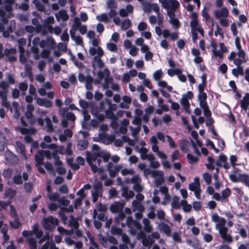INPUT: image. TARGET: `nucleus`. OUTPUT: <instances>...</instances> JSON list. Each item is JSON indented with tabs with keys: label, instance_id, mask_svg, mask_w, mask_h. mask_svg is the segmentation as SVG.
<instances>
[{
	"label": "nucleus",
	"instance_id": "1",
	"mask_svg": "<svg viewBox=\"0 0 249 249\" xmlns=\"http://www.w3.org/2000/svg\"><path fill=\"white\" fill-rule=\"evenodd\" d=\"M14 0H4L0 5V32L2 33L5 37L9 36L10 34L16 29V24L14 20H11L8 25V18L12 17V6Z\"/></svg>",
	"mask_w": 249,
	"mask_h": 249
},
{
	"label": "nucleus",
	"instance_id": "2",
	"mask_svg": "<svg viewBox=\"0 0 249 249\" xmlns=\"http://www.w3.org/2000/svg\"><path fill=\"white\" fill-rule=\"evenodd\" d=\"M109 153L102 150L97 144H93L92 151L86 152V160L93 172L96 173L99 171L98 166L102 162V158L105 162L108 161L110 158Z\"/></svg>",
	"mask_w": 249,
	"mask_h": 249
},
{
	"label": "nucleus",
	"instance_id": "3",
	"mask_svg": "<svg viewBox=\"0 0 249 249\" xmlns=\"http://www.w3.org/2000/svg\"><path fill=\"white\" fill-rule=\"evenodd\" d=\"M126 223L129 228V233L132 235H136L138 239H142V243L145 247L149 248L154 242L150 235L146 236L144 233L142 231V226L140 223L132 219L130 217L126 218Z\"/></svg>",
	"mask_w": 249,
	"mask_h": 249
},
{
	"label": "nucleus",
	"instance_id": "4",
	"mask_svg": "<svg viewBox=\"0 0 249 249\" xmlns=\"http://www.w3.org/2000/svg\"><path fill=\"white\" fill-rule=\"evenodd\" d=\"M163 73L161 69L155 71L153 74V77L154 79L158 81V85L159 87L167 89V90L169 92L172 91L173 89V87L171 86H169L167 85V83L163 80H160V79L163 76Z\"/></svg>",
	"mask_w": 249,
	"mask_h": 249
},
{
	"label": "nucleus",
	"instance_id": "5",
	"mask_svg": "<svg viewBox=\"0 0 249 249\" xmlns=\"http://www.w3.org/2000/svg\"><path fill=\"white\" fill-rule=\"evenodd\" d=\"M159 1L162 4L163 8L167 9V15L170 12L175 13L180 6L177 0H159Z\"/></svg>",
	"mask_w": 249,
	"mask_h": 249
},
{
	"label": "nucleus",
	"instance_id": "6",
	"mask_svg": "<svg viewBox=\"0 0 249 249\" xmlns=\"http://www.w3.org/2000/svg\"><path fill=\"white\" fill-rule=\"evenodd\" d=\"M150 142L152 144L151 149L152 151L156 154V155L161 159L165 160L167 159V156L162 152L159 151L158 146V141L155 136H152L150 138Z\"/></svg>",
	"mask_w": 249,
	"mask_h": 249
},
{
	"label": "nucleus",
	"instance_id": "7",
	"mask_svg": "<svg viewBox=\"0 0 249 249\" xmlns=\"http://www.w3.org/2000/svg\"><path fill=\"white\" fill-rule=\"evenodd\" d=\"M42 224L45 229L53 230L58 224V221L57 218L49 216L42 219Z\"/></svg>",
	"mask_w": 249,
	"mask_h": 249
},
{
	"label": "nucleus",
	"instance_id": "8",
	"mask_svg": "<svg viewBox=\"0 0 249 249\" xmlns=\"http://www.w3.org/2000/svg\"><path fill=\"white\" fill-rule=\"evenodd\" d=\"M212 220L215 223V229L218 231L228 228L226 226V220L220 217L217 213H213L212 215Z\"/></svg>",
	"mask_w": 249,
	"mask_h": 249
},
{
	"label": "nucleus",
	"instance_id": "9",
	"mask_svg": "<svg viewBox=\"0 0 249 249\" xmlns=\"http://www.w3.org/2000/svg\"><path fill=\"white\" fill-rule=\"evenodd\" d=\"M229 178L233 182H242L246 186L249 188V176L246 174H239L238 177L234 174H230Z\"/></svg>",
	"mask_w": 249,
	"mask_h": 249
},
{
	"label": "nucleus",
	"instance_id": "10",
	"mask_svg": "<svg viewBox=\"0 0 249 249\" xmlns=\"http://www.w3.org/2000/svg\"><path fill=\"white\" fill-rule=\"evenodd\" d=\"M102 184L101 182H97L93 186V189L91 191L92 201L93 203L96 202L98 197L102 196Z\"/></svg>",
	"mask_w": 249,
	"mask_h": 249
},
{
	"label": "nucleus",
	"instance_id": "11",
	"mask_svg": "<svg viewBox=\"0 0 249 249\" xmlns=\"http://www.w3.org/2000/svg\"><path fill=\"white\" fill-rule=\"evenodd\" d=\"M239 107L241 110L247 112V115L249 118V93H246L239 101Z\"/></svg>",
	"mask_w": 249,
	"mask_h": 249
},
{
	"label": "nucleus",
	"instance_id": "12",
	"mask_svg": "<svg viewBox=\"0 0 249 249\" xmlns=\"http://www.w3.org/2000/svg\"><path fill=\"white\" fill-rule=\"evenodd\" d=\"M164 172L162 171L157 170L152 173V178H155L154 185L159 187L164 182Z\"/></svg>",
	"mask_w": 249,
	"mask_h": 249
},
{
	"label": "nucleus",
	"instance_id": "13",
	"mask_svg": "<svg viewBox=\"0 0 249 249\" xmlns=\"http://www.w3.org/2000/svg\"><path fill=\"white\" fill-rule=\"evenodd\" d=\"M68 107L60 108L59 112L60 116L67 121L74 122L76 117L74 114L71 112H68Z\"/></svg>",
	"mask_w": 249,
	"mask_h": 249
},
{
	"label": "nucleus",
	"instance_id": "14",
	"mask_svg": "<svg viewBox=\"0 0 249 249\" xmlns=\"http://www.w3.org/2000/svg\"><path fill=\"white\" fill-rule=\"evenodd\" d=\"M130 182L133 184V189L136 192H141L143 190V187L141 185L142 179L138 175L133 176L130 179Z\"/></svg>",
	"mask_w": 249,
	"mask_h": 249
},
{
	"label": "nucleus",
	"instance_id": "15",
	"mask_svg": "<svg viewBox=\"0 0 249 249\" xmlns=\"http://www.w3.org/2000/svg\"><path fill=\"white\" fill-rule=\"evenodd\" d=\"M123 168V164L114 165L112 162H109L107 164V169L109 175L111 177H114L117 173Z\"/></svg>",
	"mask_w": 249,
	"mask_h": 249
},
{
	"label": "nucleus",
	"instance_id": "16",
	"mask_svg": "<svg viewBox=\"0 0 249 249\" xmlns=\"http://www.w3.org/2000/svg\"><path fill=\"white\" fill-rule=\"evenodd\" d=\"M135 150L140 153L141 159L142 160H151L154 158V155L150 153L147 154L148 149L145 147H141L139 148L138 146L135 147Z\"/></svg>",
	"mask_w": 249,
	"mask_h": 249
},
{
	"label": "nucleus",
	"instance_id": "17",
	"mask_svg": "<svg viewBox=\"0 0 249 249\" xmlns=\"http://www.w3.org/2000/svg\"><path fill=\"white\" fill-rule=\"evenodd\" d=\"M237 57L234 59L233 63L237 66H241L243 63L247 62L248 59L246 56V53L244 51H241L237 52Z\"/></svg>",
	"mask_w": 249,
	"mask_h": 249
},
{
	"label": "nucleus",
	"instance_id": "18",
	"mask_svg": "<svg viewBox=\"0 0 249 249\" xmlns=\"http://www.w3.org/2000/svg\"><path fill=\"white\" fill-rule=\"evenodd\" d=\"M9 86L4 81H2L0 82V99H5L7 98V94L8 92Z\"/></svg>",
	"mask_w": 249,
	"mask_h": 249
},
{
	"label": "nucleus",
	"instance_id": "19",
	"mask_svg": "<svg viewBox=\"0 0 249 249\" xmlns=\"http://www.w3.org/2000/svg\"><path fill=\"white\" fill-rule=\"evenodd\" d=\"M73 207L72 205H70L68 208L61 207L60 211L59 213L61 220L64 224H66L68 221V216L66 215V212H72Z\"/></svg>",
	"mask_w": 249,
	"mask_h": 249
},
{
	"label": "nucleus",
	"instance_id": "20",
	"mask_svg": "<svg viewBox=\"0 0 249 249\" xmlns=\"http://www.w3.org/2000/svg\"><path fill=\"white\" fill-rule=\"evenodd\" d=\"M33 112L26 111L25 113V117L22 116L20 118V122L24 126H27L28 123L33 124L34 121L33 120Z\"/></svg>",
	"mask_w": 249,
	"mask_h": 249
},
{
	"label": "nucleus",
	"instance_id": "21",
	"mask_svg": "<svg viewBox=\"0 0 249 249\" xmlns=\"http://www.w3.org/2000/svg\"><path fill=\"white\" fill-rule=\"evenodd\" d=\"M213 14L215 18L219 19L223 18H227L229 12L226 7H223L220 9L215 10Z\"/></svg>",
	"mask_w": 249,
	"mask_h": 249
},
{
	"label": "nucleus",
	"instance_id": "22",
	"mask_svg": "<svg viewBox=\"0 0 249 249\" xmlns=\"http://www.w3.org/2000/svg\"><path fill=\"white\" fill-rule=\"evenodd\" d=\"M16 50L14 48L6 49L4 50V55L7 56V60L11 62L16 61Z\"/></svg>",
	"mask_w": 249,
	"mask_h": 249
},
{
	"label": "nucleus",
	"instance_id": "23",
	"mask_svg": "<svg viewBox=\"0 0 249 249\" xmlns=\"http://www.w3.org/2000/svg\"><path fill=\"white\" fill-rule=\"evenodd\" d=\"M54 46V40L53 38L48 37L46 39H43L41 41L40 47L47 48L50 50L53 49Z\"/></svg>",
	"mask_w": 249,
	"mask_h": 249
},
{
	"label": "nucleus",
	"instance_id": "24",
	"mask_svg": "<svg viewBox=\"0 0 249 249\" xmlns=\"http://www.w3.org/2000/svg\"><path fill=\"white\" fill-rule=\"evenodd\" d=\"M228 229L226 228L218 232L224 242L231 243L232 242L233 240L231 236L228 233Z\"/></svg>",
	"mask_w": 249,
	"mask_h": 249
},
{
	"label": "nucleus",
	"instance_id": "25",
	"mask_svg": "<svg viewBox=\"0 0 249 249\" xmlns=\"http://www.w3.org/2000/svg\"><path fill=\"white\" fill-rule=\"evenodd\" d=\"M5 157L6 161L11 165L15 164L18 162V159L17 157L9 151L5 153Z\"/></svg>",
	"mask_w": 249,
	"mask_h": 249
},
{
	"label": "nucleus",
	"instance_id": "26",
	"mask_svg": "<svg viewBox=\"0 0 249 249\" xmlns=\"http://www.w3.org/2000/svg\"><path fill=\"white\" fill-rule=\"evenodd\" d=\"M169 18V23L172 24L173 28L178 29L180 26V24L179 20L175 18V14L172 12H170L168 15Z\"/></svg>",
	"mask_w": 249,
	"mask_h": 249
},
{
	"label": "nucleus",
	"instance_id": "27",
	"mask_svg": "<svg viewBox=\"0 0 249 249\" xmlns=\"http://www.w3.org/2000/svg\"><path fill=\"white\" fill-rule=\"evenodd\" d=\"M37 104L41 107H44L46 108H50L52 106V103L46 98H41L40 97L36 98Z\"/></svg>",
	"mask_w": 249,
	"mask_h": 249
},
{
	"label": "nucleus",
	"instance_id": "28",
	"mask_svg": "<svg viewBox=\"0 0 249 249\" xmlns=\"http://www.w3.org/2000/svg\"><path fill=\"white\" fill-rule=\"evenodd\" d=\"M158 227L160 231L166 236H170L171 235V228L168 224L162 222L159 224Z\"/></svg>",
	"mask_w": 249,
	"mask_h": 249
},
{
	"label": "nucleus",
	"instance_id": "29",
	"mask_svg": "<svg viewBox=\"0 0 249 249\" xmlns=\"http://www.w3.org/2000/svg\"><path fill=\"white\" fill-rule=\"evenodd\" d=\"M133 11V6L131 4L126 5L125 8H122L119 11V15L122 17H126Z\"/></svg>",
	"mask_w": 249,
	"mask_h": 249
},
{
	"label": "nucleus",
	"instance_id": "30",
	"mask_svg": "<svg viewBox=\"0 0 249 249\" xmlns=\"http://www.w3.org/2000/svg\"><path fill=\"white\" fill-rule=\"evenodd\" d=\"M124 207L123 203L115 202L110 207V210L113 213L119 212L122 211Z\"/></svg>",
	"mask_w": 249,
	"mask_h": 249
},
{
	"label": "nucleus",
	"instance_id": "31",
	"mask_svg": "<svg viewBox=\"0 0 249 249\" xmlns=\"http://www.w3.org/2000/svg\"><path fill=\"white\" fill-rule=\"evenodd\" d=\"M55 17L58 21L61 19L63 21H66L69 19V15L65 10H61L58 13L55 14Z\"/></svg>",
	"mask_w": 249,
	"mask_h": 249
},
{
	"label": "nucleus",
	"instance_id": "32",
	"mask_svg": "<svg viewBox=\"0 0 249 249\" xmlns=\"http://www.w3.org/2000/svg\"><path fill=\"white\" fill-rule=\"evenodd\" d=\"M10 110L12 112H14V117L16 119H18L20 116L19 109L18 104L17 102H13L12 106L10 107Z\"/></svg>",
	"mask_w": 249,
	"mask_h": 249
},
{
	"label": "nucleus",
	"instance_id": "33",
	"mask_svg": "<svg viewBox=\"0 0 249 249\" xmlns=\"http://www.w3.org/2000/svg\"><path fill=\"white\" fill-rule=\"evenodd\" d=\"M35 158L36 166H41L44 164L43 161L44 157L41 150L37 152V153L35 155Z\"/></svg>",
	"mask_w": 249,
	"mask_h": 249
},
{
	"label": "nucleus",
	"instance_id": "34",
	"mask_svg": "<svg viewBox=\"0 0 249 249\" xmlns=\"http://www.w3.org/2000/svg\"><path fill=\"white\" fill-rule=\"evenodd\" d=\"M132 204L134 212H143L144 211V208L141 202L138 200H133Z\"/></svg>",
	"mask_w": 249,
	"mask_h": 249
},
{
	"label": "nucleus",
	"instance_id": "35",
	"mask_svg": "<svg viewBox=\"0 0 249 249\" xmlns=\"http://www.w3.org/2000/svg\"><path fill=\"white\" fill-rule=\"evenodd\" d=\"M89 53L92 56L95 54H97L96 56H103L104 51L100 47H97V48L90 47L89 49Z\"/></svg>",
	"mask_w": 249,
	"mask_h": 249
},
{
	"label": "nucleus",
	"instance_id": "36",
	"mask_svg": "<svg viewBox=\"0 0 249 249\" xmlns=\"http://www.w3.org/2000/svg\"><path fill=\"white\" fill-rule=\"evenodd\" d=\"M200 188L199 178L196 177L194 179V182L189 184V189L191 191H194Z\"/></svg>",
	"mask_w": 249,
	"mask_h": 249
},
{
	"label": "nucleus",
	"instance_id": "37",
	"mask_svg": "<svg viewBox=\"0 0 249 249\" xmlns=\"http://www.w3.org/2000/svg\"><path fill=\"white\" fill-rule=\"evenodd\" d=\"M207 95L204 91L199 92L197 96L198 101L200 106H204L207 104L206 99Z\"/></svg>",
	"mask_w": 249,
	"mask_h": 249
},
{
	"label": "nucleus",
	"instance_id": "38",
	"mask_svg": "<svg viewBox=\"0 0 249 249\" xmlns=\"http://www.w3.org/2000/svg\"><path fill=\"white\" fill-rule=\"evenodd\" d=\"M91 188V186L89 184H87L83 186V187L81 188L77 193V195L79 196L80 198H82L84 199L86 196V194L85 193V190H88L90 189Z\"/></svg>",
	"mask_w": 249,
	"mask_h": 249
},
{
	"label": "nucleus",
	"instance_id": "39",
	"mask_svg": "<svg viewBox=\"0 0 249 249\" xmlns=\"http://www.w3.org/2000/svg\"><path fill=\"white\" fill-rule=\"evenodd\" d=\"M122 196L128 199L132 198L134 196V193L133 191L128 190L127 187H123Z\"/></svg>",
	"mask_w": 249,
	"mask_h": 249
},
{
	"label": "nucleus",
	"instance_id": "40",
	"mask_svg": "<svg viewBox=\"0 0 249 249\" xmlns=\"http://www.w3.org/2000/svg\"><path fill=\"white\" fill-rule=\"evenodd\" d=\"M19 61L22 64H25L27 61V58L29 57V52H25L24 48L20 49Z\"/></svg>",
	"mask_w": 249,
	"mask_h": 249
},
{
	"label": "nucleus",
	"instance_id": "41",
	"mask_svg": "<svg viewBox=\"0 0 249 249\" xmlns=\"http://www.w3.org/2000/svg\"><path fill=\"white\" fill-rule=\"evenodd\" d=\"M16 148L17 151L21 155H22L25 159H26V156L25 152V147L24 145L19 141L16 142Z\"/></svg>",
	"mask_w": 249,
	"mask_h": 249
},
{
	"label": "nucleus",
	"instance_id": "42",
	"mask_svg": "<svg viewBox=\"0 0 249 249\" xmlns=\"http://www.w3.org/2000/svg\"><path fill=\"white\" fill-rule=\"evenodd\" d=\"M101 56H94L92 61V65L94 67L96 66L99 68L104 67V63L101 59Z\"/></svg>",
	"mask_w": 249,
	"mask_h": 249
},
{
	"label": "nucleus",
	"instance_id": "43",
	"mask_svg": "<svg viewBox=\"0 0 249 249\" xmlns=\"http://www.w3.org/2000/svg\"><path fill=\"white\" fill-rule=\"evenodd\" d=\"M70 34L71 37L75 41V43L77 45H82L83 44V41L82 38L79 36H75V33L72 30H70Z\"/></svg>",
	"mask_w": 249,
	"mask_h": 249
},
{
	"label": "nucleus",
	"instance_id": "44",
	"mask_svg": "<svg viewBox=\"0 0 249 249\" xmlns=\"http://www.w3.org/2000/svg\"><path fill=\"white\" fill-rule=\"evenodd\" d=\"M96 19L100 22H103L106 23H108L110 21V18L106 13H102L101 15L96 16Z\"/></svg>",
	"mask_w": 249,
	"mask_h": 249
},
{
	"label": "nucleus",
	"instance_id": "45",
	"mask_svg": "<svg viewBox=\"0 0 249 249\" xmlns=\"http://www.w3.org/2000/svg\"><path fill=\"white\" fill-rule=\"evenodd\" d=\"M171 206L173 209H179L180 208L179 197L178 196H173Z\"/></svg>",
	"mask_w": 249,
	"mask_h": 249
},
{
	"label": "nucleus",
	"instance_id": "46",
	"mask_svg": "<svg viewBox=\"0 0 249 249\" xmlns=\"http://www.w3.org/2000/svg\"><path fill=\"white\" fill-rule=\"evenodd\" d=\"M69 225L74 229H78L79 223L77 220L73 217L72 215L70 216V219L68 221Z\"/></svg>",
	"mask_w": 249,
	"mask_h": 249
},
{
	"label": "nucleus",
	"instance_id": "47",
	"mask_svg": "<svg viewBox=\"0 0 249 249\" xmlns=\"http://www.w3.org/2000/svg\"><path fill=\"white\" fill-rule=\"evenodd\" d=\"M144 224V230L147 232H151L153 230L152 226L150 224V221L148 218H145L142 220Z\"/></svg>",
	"mask_w": 249,
	"mask_h": 249
},
{
	"label": "nucleus",
	"instance_id": "48",
	"mask_svg": "<svg viewBox=\"0 0 249 249\" xmlns=\"http://www.w3.org/2000/svg\"><path fill=\"white\" fill-rule=\"evenodd\" d=\"M45 122L46 123V130L48 132H52L53 131V125L51 119L47 117L45 118Z\"/></svg>",
	"mask_w": 249,
	"mask_h": 249
},
{
	"label": "nucleus",
	"instance_id": "49",
	"mask_svg": "<svg viewBox=\"0 0 249 249\" xmlns=\"http://www.w3.org/2000/svg\"><path fill=\"white\" fill-rule=\"evenodd\" d=\"M211 46L213 47L212 53L213 55L215 57H218L219 58L222 59L223 57V53L221 50H216V46L213 43H211Z\"/></svg>",
	"mask_w": 249,
	"mask_h": 249
},
{
	"label": "nucleus",
	"instance_id": "50",
	"mask_svg": "<svg viewBox=\"0 0 249 249\" xmlns=\"http://www.w3.org/2000/svg\"><path fill=\"white\" fill-rule=\"evenodd\" d=\"M36 33H41L42 35H46V24H38L36 27Z\"/></svg>",
	"mask_w": 249,
	"mask_h": 249
},
{
	"label": "nucleus",
	"instance_id": "51",
	"mask_svg": "<svg viewBox=\"0 0 249 249\" xmlns=\"http://www.w3.org/2000/svg\"><path fill=\"white\" fill-rule=\"evenodd\" d=\"M208 162L205 164V166L208 169L213 170L214 167L215 162L213 159L212 157H208L207 158Z\"/></svg>",
	"mask_w": 249,
	"mask_h": 249
},
{
	"label": "nucleus",
	"instance_id": "52",
	"mask_svg": "<svg viewBox=\"0 0 249 249\" xmlns=\"http://www.w3.org/2000/svg\"><path fill=\"white\" fill-rule=\"evenodd\" d=\"M41 249H59L56 247L55 243L53 241H47L42 247Z\"/></svg>",
	"mask_w": 249,
	"mask_h": 249
},
{
	"label": "nucleus",
	"instance_id": "53",
	"mask_svg": "<svg viewBox=\"0 0 249 249\" xmlns=\"http://www.w3.org/2000/svg\"><path fill=\"white\" fill-rule=\"evenodd\" d=\"M88 142L86 140H79L77 143V148L80 150H84L88 147Z\"/></svg>",
	"mask_w": 249,
	"mask_h": 249
},
{
	"label": "nucleus",
	"instance_id": "54",
	"mask_svg": "<svg viewBox=\"0 0 249 249\" xmlns=\"http://www.w3.org/2000/svg\"><path fill=\"white\" fill-rule=\"evenodd\" d=\"M29 243L30 249H37L36 241L33 237H29L27 239Z\"/></svg>",
	"mask_w": 249,
	"mask_h": 249
},
{
	"label": "nucleus",
	"instance_id": "55",
	"mask_svg": "<svg viewBox=\"0 0 249 249\" xmlns=\"http://www.w3.org/2000/svg\"><path fill=\"white\" fill-rule=\"evenodd\" d=\"M231 192L229 188H226L221 193L222 202L225 201L231 195Z\"/></svg>",
	"mask_w": 249,
	"mask_h": 249
},
{
	"label": "nucleus",
	"instance_id": "56",
	"mask_svg": "<svg viewBox=\"0 0 249 249\" xmlns=\"http://www.w3.org/2000/svg\"><path fill=\"white\" fill-rule=\"evenodd\" d=\"M33 3L35 5L38 11L40 12H43L44 11L45 6L39 0H33Z\"/></svg>",
	"mask_w": 249,
	"mask_h": 249
},
{
	"label": "nucleus",
	"instance_id": "57",
	"mask_svg": "<svg viewBox=\"0 0 249 249\" xmlns=\"http://www.w3.org/2000/svg\"><path fill=\"white\" fill-rule=\"evenodd\" d=\"M16 7L23 11H26L29 9V1H24L21 4H16Z\"/></svg>",
	"mask_w": 249,
	"mask_h": 249
},
{
	"label": "nucleus",
	"instance_id": "58",
	"mask_svg": "<svg viewBox=\"0 0 249 249\" xmlns=\"http://www.w3.org/2000/svg\"><path fill=\"white\" fill-rule=\"evenodd\" d=\"M91 113L93 115L95 116L97 120L100 121H103L105 118V116L103 114L97 113V112H95L94 108H91Z\"/></svg>",
	"mask_w": 249,
	"mask_h": 249
},
{
	"label": "nucleus",
	"instance_id": "59",
	"mask_svg": "<svg viewBox=\"0 0 249 249\" xmlns=\"http://www.w3.org/2000/svg\"><path fill=\"white\" fill-rule=\"evenodd\" d=\"M131 25V21L129 19H125L121 24V28L123 30L128 29Z\"/></svg>",
	"mask_w": 249,
	"mask_h": 249
},
{
	"label": "nucleus",
	"instance_id": "60",
	"mask_svg": "<svg viewBox=\"0 0 249 249\" xmlns=\"http://www.w3.org/2000/svg\"><path fill=\"white\" fill-rule=\"evenodd\" d=\"M143 10L147 13H150L152 11V3L148 2H144L142 3Z\"/></svg>",
	"mask_w": 249,
	"mask_h": 249
},
{
	"label": "nucleus",
	"instance_id": "61",
	"mask_svg": "<svg viewBox=\"0 0 249 249\" xmlns=\"http://www.w3.org/2000/svg\"><path fill=\"white\" fill-rule=\"evenodd\" d=\"M28 87V84L26 82H20L18 84V88L22 91L23 95L25 94V91Z\"/></svg>",
	"mask_w": 249,
	"mask_h": 249
},
{
	"label": "nucleus",
	"instance_id": "62",
	"mask_svg": "<svg viewBox=\"0 0 249 249\" xmlns=\"http://www.w3.org/2000/svg\"><path fill=\"white\" fill-rule=\"evenodd\" d=\"M200 107L203 109V113H204V116L207 118L211 117V116L212 115V113L209 109L207 104H205V105L204 107L203 106H200Z\"/></svg>",
	"mask_w": 249,
	"mask_h": 249
},
{
	"label": "nucleus",
	"instance_id": "63",
	"mask_svg": "<svg viewBox=\"0 0 249 249\" xmlns=\"http://www.w3.org/2000/svg\"><path fill=\"white\" fill-rule=\"evenodd\" d=\"M6 142V139L3 135L0 133V151L4 150Z\"/></svg>",
	"mask_w": 249,
	"mask_h": 249
},
{
	"label": "nucleus",
	"instance_id": "64",
	"mask_svg": "<svg viewBox=\"0 0 249 249\" xmlns=\"http://www.w3.org/2000/svg\"><path fill=\"white\" fill-rule=\"evenodd\" d=\"M202 177L206 184L209 185L211 183L212 176L211 174L208 173H205L203 174Z\"/></svg>",
	"mask_w": 249,
	"mask_h": 249
}]
</instances>
